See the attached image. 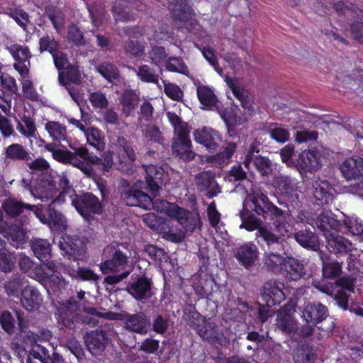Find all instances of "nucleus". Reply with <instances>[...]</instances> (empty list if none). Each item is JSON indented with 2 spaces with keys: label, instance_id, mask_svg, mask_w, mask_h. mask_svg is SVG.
<instances>
[{
  "label": "nucleus",
  "instance_id": "1",
  "mask_svg": "<svg viewBox=\"0 0 363 363\" xmlns=\"http://www.w3.org/2000/svg\"><path fill=\"white\" fill-rule=\"evenodd\" d=\"M155 209L177 220L184 228L179 233H166L164 237L169 241L181 242L186 233L193 232L196 228L198 218L175 203L161 200L159 203L155 204Z\"/></svg>",
  "mask_w": 363,
  "mask_h": 363
},
{
  "label": "nucleus",
  "instance_id": "2",
  "mask_svg": "<svg viewBox=\"0 0 363 363\" xmlns=\"http://www.w3.org/2000/svg\"><path fill=\"white\" fill-rule=\"evenodd\" d=\"M244 208L254 211L258 216L272 218L281 217L284 211L274 205L261 189L254 185L244 202Z\"/></svg>",
  "mask_w": 363,
  "mask_h": 363
},
{
  "label": "nucleus",
  "instance_id": "3",
  "mask_svg": "<svg viewBox=\"0 0 363 363\" xmlns=\"http://www.w3.org/2000/svg\"><path fill=\"white\" fill-rule=\"evenodd\" d=\"M45 148L52 152V157L55 160L64 164H71L78 168L88 177L93 176V169L79 158L89 159L86 147L82 146L78 148H74V152H72L67 150H55L54 145L49 143L45 146ZM89 160H91V162L97 160L94 157H90Z\"/></svg>",
  "mask_w": 363,
  "mask_h": 363
},
{
  "label": "nucleus",
  "instance_id": "4",
  "mask_svg": "<svg viewBox=\"0 0 363 363\" xmlns=\"http://www.w3.org/2000/svg\"><path fill=\"white\" fill-rule=\"evenodd\" d=\"M117 242L107 245L103 251L102 257L105 259L100 264L103 274L119 272L125 269L128 264V257L120 248Z\"/></svg>",
  "mask_w": 363,
  "mask_h": 363
},
{
  "label": "nucleus",
  "instance_id": "5",
  "mask_svg": "<svg viewBox=\"0 0 363 363\" xmlns=\"http://www.w3.org/2000/svg\"><path fill=\"white\" fill-rule=\"evenodd\" d=\"M143 182H138L133 186H123L121 191V196L122 200L127 206H140L144 208H147L150 206L160 202L152 203V198L147 194L141 190V184Z\"/></svg>",
  "mask_w": 363,
  "mask_h": 363
},
{
  "label": "nucleus",
  "instance_id": "6",
  "mask_svg": "<svg viewBox=\"0 0 363 363\" xmlns=\"http://www.w3.org/2000/svg\"><path fill=\"white\" fill-rule=\"evenodd\" d=\"M259 143L257 142L250 144L245 153L243 164L245 168L250 170V166L253 162L254 166L260 174L262 176H267L272 172V162L267 157L259 155Z\"/></svg>",
  "mask_w": 363,
  "mask_h": 363
},
{
  "label": "nucleus",
  "instance_id": "7",
  "mask_svg": "<svg viewBox=\"0 0 363 363\" xmlns=\"http://www.w3.org/2000/svg\"><path fill=\"white\" fill-rule=\"evenodd\" d=\"M72 203L79 213L87 220L92 218L93 215L101 213L102 210L99 199L91 193L77 196L72 200Z\"/></svg>",
  "mask_w": 363,
  "mask_h": 363
},
{
  "label": "nucleus",
  "instance_id": "8",
  "mask_svg": "<svg viewBox=\"0 0 363 363\" xmlns=\"http://www.w3.org/2000/svg\"><path fill=\"white\" fill-rule=\"evenodd\" d=\"M284 283L277 279H271L265 282L262 288L261 294L268 306L280 304L286 298Z\"/></svg>",
  "mask_w": 363,
  "mask_h": 363
},
{
  "label": "nucleus",
  "instance_id": "9",
  "mask_svg": "<svg viewBox=\"0 0 363 363\" xmlns=\"http://www.w3.org/2000/svg\"><path fill=\"white\" fill-rule=\"evenodd\" d=\"M152 286L153 283L150 279L142 277L130 282L127 291L135 299L146 303L155 294Z\"/></svg>",
  "mask_w": 363,
  "mask_h": 363
},
{
  "label": "nucleus",
  "instance_id": "10",
  "mask_svg": "<svg viewBox=\"0 0 363 363\" xmlns=\"http://www.w3.org/2000/svg\"><path fill=\"white\" fill-rule=\"evenodd\" d=\"M6 49L16 61L13 64L15 69L22 77H26L29 73L30 59L32 56L28 48L18 44H11L7 45Z\"/></svg>",
  "mask_w": 363,
  "mask_h": 363
},
{
  "label": "nucleus",
  "instance_id": "11",
  "mask_svg": "<svg viewBox=\"0 0 363 363\" xmlns=\"http://www.w3.org/2000/svg\"><path fill=\"white\" fill-rule=\"evenodd\" d=\"M65 202L63 195H58L53 199L47 208V218H44L45 224H48L53 231L64 232L67 229V220L66 217L54 208L56 203L61 204Z\"/></svg>",
  "mask_w": 363,
  "mask_h": 363
},
{
  "label": "nucleus",
  "instance_id": "12",
  "mask_svg": "<svg viewBox=\"0 0 363 363\" xmlns=\"http://www.w3.org/2000/svg\"><path fill=\"white\" fill-rule=\"evenodd\" d=\"M123 328L129 332L140 335H145L148 332L150 320L143 312L136 313H125L121 318Z\"/></svg>",
  "mask_w": 363,
  "mask_h": 363
},
{
  "label": "nucleus",
  "instance_id": "13",
  "mask_svg": "<svg viewBox=\"0 0 363 363\" xmlns=\"http://www.w3.org/2000/svg\"><path fill=\"white\" fill-rule=\"evenodd\" d=\"M145 6L138 0H116L112 11L116 21H127L133 18V9L143 11Z\"/></svg>",
  "mask_w": 363,
  "mask_h": 363
},
{
  "label": "nucleus",
  "instance_id": "14",
  "mask_svg": "<svg viewBox=\"0 0 363 363\" xmlns=\"http://www.w3.org/2000/svg\"><path fill=\"white\" fill-rule=\"evenodd\" d=\"M59 247L69 259H80L84 255L86 246L84 242L78 237H62L59 242Z\"/></svg>",
  "mask_w": 363,
  "mask_h": 363
},
{
  "label": "nucleus",
  "instance_id": "15",
  "mask_svg": "<svg viewBox=\"0 0 363 363\" xmlns=\"http://www.w3.org/2000/svg\"><path fill=\"white\" fill-rule=\"evenodd\" d=\"M143 167L146 172L147 188L151 194L155 196L161 186L167 179V174L161 167L153 164L143 165Z\"/></svg>",
  "mask_w": 363,
  "mask_h": 363
},
{
  "label": "nucleus",
  "instance_id": "16",
  "mask_svg": "<svg viewBox=\"0 0 363 363\" xmlns=\"http://www.w3.org/2000/svg\"><path fill=\"white\" fill-rule=\"evenodd\" d=\"M194 137L196 143L204 146L209 152L216 150L221 143L220 133L211 128L196 129L194 132Z\"/></svg>",
  "mask_w": 363,
  "mask_h": 363
},
{
  "label": "nucleus",
  "instance_id": "17",
  "mask_svg": "<svg viewBox=\"0 0 363 363\" xmlns=\"http://www.w3.org/2000/svg\"><path fill=\"white\" fill-rule=\"evenodd\" d=\"M328 315L327 307L320 302L308 303L301 311V318L306 323L313 325L322 322Z\"/></svg>",
  "mask_w": 363,
  "mask_h": 363
},
{
  "label": "nucleus",
  "instance_id": "18",
  "mask_svg": "<svg viewBox=\"0 0 363 363\" xmlns=\"http://www.w3.org/2000/svg\"><path fill=\"white\" fill-rule=\"evenodd\" d=\"M172 150L176 157L185 162L191 161L195 157V153L191 150V141L189 133L177 135L172 143Z\"/></svg>",
  "mask_w": 363,
  "mask_h": 363
},
{
  "label": "nucleus",
  "instance_id": "19",
  "mask_svg": "<svg viewBox=\"0 0 363 363\" xmlns=\"http://www.w3.org/2000/svg\"><path fill=\"white\" fill-rule=\"evenodd\" d=\"M258 248L252 242H247L235 251V257L245 269H250L255 265L258 258Z\"/></svg>",
  "mask_w": 363,
  "mask_h": 363
},
{
  "label": "nucleus",
  "instance_id": "20",
  "mask_svg": "<svg viewBox=\"0 0 363 363\" xmlns=\"http://www.w3.org/2000/svg\"><path fill=\"white\" fill-rule=\"evenodd\" d=\"M84 341L88 350L96 356L105 350L108 338L105 331L96 330L87 333Z\"/></svg>",
  "mask_w": 363,
  "mask_h": 363
},
{
  "label": "nucleus",
  "instance_id": "21",
  "mask_svg": "<svg viewBox=\"0 0 363 363\" xmlns=\"http://www.w3.org/2000/svg\"><path fill=\"white\" fill-rule=\"evenodd\" d=\"M340 170L347 179L359 178L363 175V158L354 156L347 159L342 163Z\"/></svg>",
  "mask_w": 363,
  "mask_h": 363
},
{
  "label": "nucleus",
  "instance_id": "22",
  "mask_svg": "<svg viewBox=\"0 0 363 363\" xmlns=\"http://www.w3.org/2000/svg\"><path fill=\"white\" fill-rule=\"evenodd\" d=\"M21 294V303L25 309L33 311L40 307L43 299L37 289L32 286H26Z\"/></svg>",
  "mask_w": 363,
  "mask_h": 363
},
{
  "label": "nucleus",
  "instance_id": "23",
  "mask_svg": "<svg viewBox=\"0 0 363 363\" xmlns=\"http://www.w3.org/2000/svg\"><path fill=\"white\" fill-rule=\"evenodd\" d=\"M237 149V145L234 142L228 143L224 150L214 155L206 156L205 161L213 167L223 168L227 165Z\"/></svg>",
  "mask_w": 363,
  "mask_h": 363
},
{
  "label": "nucleus",
  "instance_id": "24",
  "mask_svg": "<svg viewBox=\"0 0 363 363\" xmlns=\"http://www.w3.org/2000/svg\"><path fill=\"white\" fill-rule=\"evenodd\" d=\"M237 149V145L234 142L228 143L224 150L214 155L206 156L205 161L213 167L223 168L227 165Z\"/></svg>",
  "mask_w": 363,
  "mask_h": 363
},
{
  "label": "nucleus",
  "instance_id": "25",
  "mask_svg": "<svg viewBox=\"0 0 363 363\" xmlns=\"http://www.w3.org/2000/svg\"><path fill=\"white\" fill-rule=\"evenodd\" d=\"M331 189L327 181L316 179L313 182V194L317 205L323 206L333 201Z\"/></svg>",
  "mask_w": 363,
  "mask_h": 363
},
{
  "label": "nucleus",
  "instance_id": "26",
  "mask_svg": "<svg viewBox=\"0 0 363 363\" xmlns=\"http://www.w3.org/2000/svg\"><path fill=\"white\" fill-rule=\"evenodd\" d=\"M319 257L322 262V272L325 279H333L341 274L342 262L333 260L322 251L319 252Z\"/></svg>",
  "mask_w": 363,
  "mask_h": 363
},
{
  "label": "nucleus",
  "instance_id": "27",
  "mask_svg": "<svg viewBox=\"0 0 363 363\" xmlns=\"http://www.w3.org/2000/svg\"><path fill=\"white\" fill-rule=\"evenodd\" d=\"M121 111L125 116H133L140 101L139 95L132 89H126L119 99Z\"/></svg>",
  "mask_w": 363,
  "mask_h": 363
},
{
  "label": "nucleus",
  "instance_id": "28",
  "mask_svg": "<svg viewBox=\"0 0 363 363\" xmlns=\"http://www.w3.org/2000/svg\"><path fill=\"white\" fill-rule=\"evenodd\" d=\"M276 325L281 332L290 334L297 329L296 321L286 308L278 311L276 319Z\"/></svg>",
  "mask_w": 363,
  "mask_h": 363
},
{
  "label": "nucleus",
  "instance_id": "29",
  "mask_svg": "<svg viewBox=\"0 0 363 363\" xmlns=\"http://www.w3.org/2000/svg\"><path fill=\"white\" fill-rule=\"evenodd\" d=\"M168 6L172 18L180 22H186L191 18V9L186 0H169Z\"/></svg>",
  "mask_w": 363,
  "mask_h": 363
},
{
  "label": "nucleus",
  "instance_id": "30",
  "mask_svg": "<svg viewBox=\"0 0 363 363\" xmlns=\"http://www.w3.org/2000/svg\"><path fill=\"white\" fill-rule=\"evenodd\" d=\"M5 161L26 162L31 160L30 153L21 144L12 143L4 149Z\"/></svg>",
  "mask_w": 363,
  "mask_h": 363
},
{
  "label": "nucleus",
  "instance_id": "31",
  "mask_svg": "<svg viewBox=\"0 0 363 363\" xmlns=\"http://www.w3.org/2000/svg\"><path fill=\"white\" fill-rule=\"evenodd\" d=\"M327 247L335 254L347 252L351 250L352 244L336 233H325Z\"/></svg>",
  "mask_w": 363,
  "mask_h": 363
},
{
  "label": "nucleus",
  "instance_id": "32",
  "mask_svg": "<svg viewBox=\"0 0 363 363\" xmlns=\"http://www.w3.org/2000/svg\"><path fill=\"white\" fill-rule=\"evenodd\" d=\"M15 118L16 128L17 131L26 138H36L37 128L34 120L23 114Z\"/></svg>",
  "mask_w": 363,
  "mask_h": 363
},
{
  "label": "nucleus",
  "instance_id": "33",
  "mask_svg": "<svg viewBox=\"0 0 363 363\" xmlns=\"http://www.w3.org/2000/svg\"><path fill=\"white\" fill-rule=\"evenodd\" d=\"M281 271L284 272L287 279L293 281L298 280L306 274L303 264L293 257H286Z\"/></svg>",
  "mask_w": 363,
  "mask_h": 363
},
{
  "label": "nucleus",
  "instance_id": "34",
  "mask_svg": "<svg viewBox=\"0 0 363 363\" xmlns=\"http://www.w3.org/2000/svg\"><path fill=\"white\" fill-rule=\"evenodd\" d=\"M117 158L118 169L123 172L130 173L133 171V164L136 160V155L133 147L127 149H118Z\"/></svg>",
  "mask_w": 363,
  "mask_h": 363
},
{
  "label": "nucleus",
  "instance_id": "35",
  "mask_svg": "<svg viewBox=\"0 0 363 363\" xmlns=\"http://www.w3.org/2000/svg\"><path fill=\"white\" fill-rule=\"evenodd\" d=\"M57 189L55 184L49 179H42L35 188V196L43 202L56 199Z\"/></svg>",
  "mask_w": 363,
  "mask_h": 363
},
{
  "label": "nucleus",
  "instance_id": "36",
  "mask_svg": "<svg viewBox=\"0 0 363 363\" xmlns=\"http://www.w3.org/2000/svg\"><path fill=\"white\" fill-rule=\"evenodd\" d=\"M296 241L304 248L317 251L320 243L317 235L312 231L301 230L294 234Z\"/></svg>",
  "mask_w": 363,
  "mask_h": 363
},
{
  "label": "nucleus",
  "instance_id": "37",
  "mask_svg": "<svg viewBox=\"0 0 363 363\" xmlns=\"http://www.w3.org/2000/svg\"><path fill=\"white\" fill-rule=\"evenodd\" d=\"M316 227L324 233H332L331 229H335L338 226L337 220L333 217V214L330 211H323L315 219Z\"/></svg>",
  "mask_w": 363,
  "mask_h": 363
},
{
  "label": "nucleus",
  "instance_id": "38",
  "mask_svg": "<svg viewBox=\"0 0 363 363\" xmlns=\"http://www.w3.org/2000/svg\"><path fill=\"white\" fill-rule=\"evenodd\" d=\"M286 257L275 252H265L263 255L264 267L269 272L278 273L283 269Z\"/></svg>",
  "mask_w": 363,
  "mask_h": 363
},
{
  "label": "nucleus",
  "instance_id": "39",
  "mask_svg": "<svg viewBox=\"0 0 363 363\" xmlns=\"http://www.w3.org/2000/svg\"><path fill=\"white\" fill-rule=\"evenodd\" d=\"M27 205L28 203L14 198H9L4 201L2 207L10 216L17 217L23 215L27 216Z\"/></svg>",
  "mask_w": 363,
  "mask_h": 363
},
{
  "label": "nucleus",
  "instance_id": "40",
  "mask_svg": "<svg viewBox=\"0 0 363 363\" xmlns=\"http://www.w3.org/2000/svg\"><path fill=\"white\" fill-rule=\"evenodd\" d=\"M31 249L35 256L40 261L45 262L51 257V245L47 240L34 239L31 242Z\"/></svg>",
  "mask_w": 363,
  "mask_h": 363
},
{
  "label": "nucleus",
  "instance_id": "41",
  "mask_svg": "<svg viewBox=\"0 0 363 363\" xmlns=\"http://www.w3.org/2000/svg\"><path fill=\"white\" fill-rule=\"evenodd\" d=\"M65 72H60L58 74L59 84L65 87L70 84H79L81 82V74L78 68L72 65L65 68Z\"/></svg>",
  "mask_w": 363,
  "mask_h": 363
},
{
  "label": "nucleus",
  "instance_id": "42",
  "mask_svg": "<svg viewBox=\"0 0 363 363\" xmlns=\"http://www.w3.org/2000/svg\"><path fill=\"white\" fill-rule=\"evenodd\" d=\"M196 185L201 191H206L211 189L208 192L209 197L216 195L217 192L213 191L217 188V184L214 179V176L209 172H203L196 177Z\"/></svg>",
  "mask_w": 363,
  "mask_h": 363
},
{
  "label": "nucleus",
  "instance_id": "43",
  "mask_svg": "<svg viewBox=\"0 0 363 363\" xmlns=\"http://www.w3.org/2000/svg\"><path fill=\"white\" fill-rule=\"evenodd\" d=\"M25 277L20 274L11 275L4 284V289L9 296L18 297L22 291Z\"/></svg>",
  "mask_w": 363,
  "mask_h": 363
},
{
  "label": "nucleus",
  "instance_id": "44",
  "mask_svg": "<svg viewBox=\"0 0 363 363\" xmlns=\"http://www.w3.org/2000/svg\"><path fill=\"white\" fill-rule=\"evenodd\" d=\"M96 69L109 82L118 79L120 76L118 67L110 61H103L97 64L96 65Z\"/></svg>",
  "mask_w": 363,
  "mask_h": 363
},
{
  "label": "nucleus",
  "instance_id": "45",
  "mask_svg": "<svg viewBox=\"0 0 363 363\" xmlns=\"http://www.w3.org/2000/svg\"><path fill=\"white\" fill-rule=\"evenodd\" d=\"M240 217L242 220V223L240 225V228H245L248 231H253L262 228L263 222L261 219L252 215L248 209L245 208L240 213Z\"/></svg>",
  "mask_w": 363,
  "mask_h": 363
},
{
  "label": "nucleus",
  "instance_id": "46",
  "mask_svg": "<svg viewBox=\"0 0 363 363\" xmlns=\"http://www.w3.org/2000/svg\"><path fill=\"white\" fill-rule=\"evenodd\" d=\"M45 128L53 140L57 142L67 141V134L65 125L57 121H48Z\"/></svg>",
  "mask_w": 363,
  "mask_h": 363
},
{
  "label": "nucleus",
  "instance_id": "47",
  "mask_svg": "<svg viewBox=\"0 0 363 363\" xmlns=\"http://www.w3.org/2000/svg\"><path fill=\"white\" fill-rule=\"evenodd\" d=\"M87 9L94 27L98 28L104 23L107 12L103 5L94 3L87 5Z\"/></svg>",
  "mask_w": 363,
  "mask_h": 363
},
{
  "label": "nucleus",
  "instance_id": "48",
  "mask_svg": "<svg viewBox=\"0 0 363 363\" xmlns=\"http://www.w3.org/2000/svg\"><path fill=\"white\" fill-rule=\"evenodd\" d=\"M45 14L55 29L57 33H60L64 29L65 15L63 11L57 7H48L45 10Z\"/></svg>",
  "mask_w": 363,
  "mask_h": 363
},
{
  "label": "nucleus",
  "instance_id": "49",
  "mask_svg": "<svg viewBox=\"0 0 363 363\" xmlns=\"http://www.w3.org/2000/svg\"><path fill=\"white\" fill-rule=\"evenodd\" d=\"M225 82L228 86L231 88L234 95L240 101L241 106L245 108L248 113L250 115L254 111L253 106L251 101L249 99L247 91L240 87H235L232 82V79L228 77L225 78Z\"/></svg>",
  "mask_w": 363,
  "mask_h": 363
},
{
  "label": "nucleus",
  "instance_id": "50",
  "mask_svg": "<svg viewBox=\"0 0 363 363\" xmlns=\"http://www.w3.org/2000/svg\"><path fill=\"white\" fill-rule=\"evenodd\" d=\"M48 351L40 345H34L26 359V363H48Z\"/></svg>",
  "mask_w": 363,
  "mask_h": 363
},
{
  "label": "nucleus",
  "instance_id": "51",
  "mask_svg": "<svg viewBox=\"0 0 363 363\" xmlns=\"http://www.w3.org/2000/svg\"><path fill=\"white\" fill-rule=\"evenodd\" d=\"M196 91L199 100L202 105L206 106L216 105L218 99L211 88L205 85H198Z\"/></svg>",
  "mask_w": 363,
  "mask_h": 363
},
{
  "label": "nucleus",
  "instance_id": "52",
  "mask_svg": "<svg viewBox=\"0 0 363 363\" xmlns=\"http://www.w3.org/2000/svg\"><path fill=\"white\" fill-rule=\"evenodd\" d=\"M80 311V304L73 297L60 303L58 308L60 315L65 318L74 316Z\"/></svg>",
  "mask_w": 363,
  "mask_h": 363
},
{
  "label": "nucleus",
  "instance_id": "53",
  "mask_svg": "<svg viewBox=\"0 0 363 363\" xmlns=\"http://www.w3.org/2000/svg\"><path fill=\"white\" fill-rule=\"evenodd\" d=\"M8 241L15 247L26 242V233L21 225H12L9 228L7 237Z\"/></svg>",
  "mask_w": 363,
  "mask_h": 363
},
{
  "label": "nucleus",
  "instance_id": "54",
  "mask_svg": "<svg viewBox=\"0 0 363 363\" xmlns=\"http://www.w3.org/2000/svg\"><path fill=\"white\" fill-rule=\"evenodd\" d=\"M84 134L86 137L87 143L95 147L99 151L104 149V137L101 135L99 129L91 127L86 130Z\"/></svg>",
  "mask_w": 363,
  "mask_h": 363
},
{
  "label": "nucleus",
  "instance_id": "55",
  "mask_svg": "<svg viewBox=\"0 0 363 363\" xmlns=\"http://www.w3.org/2000/svg\"><path fill=\"white\" fill-rule=\"evenodd\" d=\"M167 70L172 72H178L184 75H189L188 67L182 57H169L165 63Z\"/></svg>",
  "mask_w": 363,
  "mask_h": 363
},
{
  "label": "nucleus",
  "instance_id": "56",
  "mask_svg": "<svg viewBox=\"0 0 363 363\" xmlns=\"http://www.w3.org/2000/svg\"><path fill=\"white\" fill-rule=\"evenodd\" d=\"M16 257L13 253L6 249H0V270L7 273L12 271L16 263Z\"/></svg>",
  "mask_w": 363,
  "mask_h": 363
},
{
  "label": "nucleus",
  "instance_id": "57",
  "mask_svg": "<svg viewBox=\"0 0 363 363\" xmlns=\"http://www.w3.org/2000/svg\"><path fill=\"white\" fill-rule=\"evenodd\" d=\"M87 155H88L89 158L94 157L97 160L94 161V162H91V160H89V159H84V158H81V157H79V158L80 160H82L84 163L87 164L91 168V167L90 166V164H94V165H98V166H101L102 169L106 172H108L111 169V168L112 167L113 161V155L111 153L108 152V153L105 154L104 160L96 156L89 155L88 150H87Z\"/></svg>",
  "mask_w": 363,
  "mask_h": 363
},
{
  "label": "nucleus",
  "instance_id": "58",
  "mask_svg": "<svg viewBox=\"0 0 363 363\" xmlns=\"http://www.w3.org/2000/svg\"><path fill=\"white\" fill-rule=\"evenodd\" d=\"M167 116L169 121L173 125L176 135L182 133H189V128L186 123H184L181 118L174 112H167Z\"/></svg>",
  "mask_w": 363,
  "mask_h": 363
},
{
  "label": "nucleus",
  "instance_id": "59",
  "mask_svg": "<svg viewBox=\"0 0 363 363\" xmlns=\"http://www.w3.org/2000/svg\"><path fill=\"white\" fill-rule=\"evenodd\" d=\"M256 236L260 238L269 247L274 244H279L280 240L279 235H277L275 233L265 225H263L262 228L259 229V231H257Z\"/></svg>",
  "mask_w": 363,
  "mask_h": 363
},
{
  "label": "nucleus",
  "instance_id": "60",
  "mask_svg": "<svg viewBox=\"0 0 363 363\" xmlns=\"http://www.w3.org/2000/svg\"><path fill=\"white\" fill-rule=\"evenodd\" d=\"M137 75L141 81L145 82H151L157 84L159 82L158 74L155 73L152 69L146 65L138 67Z\"/></svg>",
  "mask_w": 363,
  "mask_h": 363
},
{
  "label": "nucleus",
  "instance_id": "61",
  "mask_svg": "<svg viewBox=\"0 0 363 363\" xmlns=\"http://www.w3.org/2000/svg\"><path fill=\"white\" fill-rule=\"evenodd\" d=\"M149 57L152 62L157 66L165 64L169 57L164 48L161 46L154 47L149 52Z\"/></svg>",
  "mask_w": 363,
  "mask_h": 363
},
{
  "label": "nucleus",
  "instance_id": "62",
  "mask_svg": "<svg viewBox=\"0 0 363 363\" xmlns=\"http://www.w3.org/2000/svg\"><path fill=\"white\" fill-rule=\"evenodd\" d=\"M198 334L203 338L213 340L218 337V330L214 323H205L204 325L198 330Z\"/></svg>",
  "mask_w": 363,
  "mask_h": 363
},
{
  "label": "nucleus",
  "instance_id": "63",
  "mask_svg": "<svg viewBox=\"0 0 363 363\" xmlns=\"http://www.w3.org/2000/svg\"><path fill=\"white\" fill-rule=\"evenodd\" d=\"M59 44L52 36L46 35L39 40V50L40 52L48 51L53 55L58 50Z\"/></svg>",
  "mask_w": 363,
  "mask_h": 363
},
{
  "label": "nucleus",
  "instance_id": "64",
  "mask_svg": "<svg viewBox=\"0 0 363 363\" xmlns=\"http://www.w3.org/2000/svg\"><path fill=\"white\" fill-rule=\"evenodd\" d=\"M89 99L94 108L104 109L106 108L109 104L105 94L101 91H95L90 94Z\"/></svg>",
  "mask_w": 363,
  "mask_h": 363
}]
</instances>
